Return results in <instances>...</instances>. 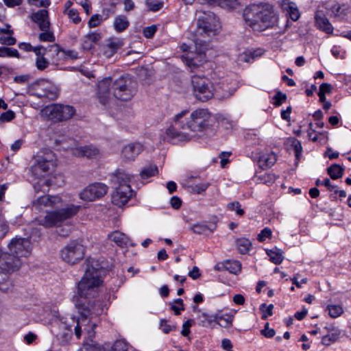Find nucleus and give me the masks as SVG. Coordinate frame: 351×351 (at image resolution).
<instances>
[{
    "mask_svg": "<svg viewBox=\"0 0 351 351\" xmlns=\"http://www.w3.org/2000/svg\"><path fill=\"white\" fill-rule=\"evenodd\" d=\"M28 3L38 8H47L51 2L49 0H27Z\"/></svg>",
    "mask_w": 351,
    "mask_h": 351,
    "instance_id": "nucleus-54",
    "label": "nucleus"
},
{
    "mask_svg": "<svg viewBox=\"0 0 351 351\" xmlns=\"http://www.w3.org/2000/svg\"><path fill=\"white\" fill-rule=\"evenodd\" d=\"M259 162L262 167H265V168L271 167L276 162V156L274 153L263 156Z\"/></svg>",
    "mask_w": 351,
    "mask_h": 351,
    "instance_id": "nucleus-38",
    "label": "nucleus"
},
{
    "mask_svg": "<svg viewBox=\"0 0 351 351\" xmlns=\"http://www.w3.org/2000/svg\"><path fill=\"white\" fill-rule=\"evenodd\" d=\"M328 173L333 180L341 178L343 173V169L339 165L334 164L328 168Z\"/></svg>",
    "mask_w": 351,
    "mask_h": 351,
    "instance_id": "nucleus-37",
    "label": "nucleus"
},
{
    "mask_svg": "<svg viewBox=\"0 0 351 351\" xmlns=\"http://www.w3.org/2000/svg\"><path fill=\"white\" fill-rule=\"evenodd\" d=\"M106 18H104L99 14H93L88 22V26L90 28H94L99 26Z\"/></svg>",
    "mask_w": 351,
    "mask_h": 351,
    "instance_id": "nucleus-43",
    "label": "nucleus"
},
{
    "mask_svg": "<svg viewBox=\"0 0 351 351\" xmlns=\"http://www.w3.org/2000/svg\"><path fill=\"white\" fill-rule=\"evenodd\" d=\"M101 38L100 33L97 32H89L84 36L82 47L86 50H90Z\"/></svg>",
    "mask_w": 351,
    "mask_h": 351,
    "instance_id": "nucleus-26",
    "label": "nucleus"
},
{
    "mask_svg": "<svg viewBox=\"0 0 351 351\" xmlns=\"http://www.w3.org/2000/svg\"><path fill=\"white\" fill-rule=\"evenodd\" d=\"M201 318H203L202 322V325L203 326H207L206 324H211L212 322H216L220 326L223 328H227L229 326H231L232 324V319L233 317L230 315H208L206 313H203L200 317Z\"/></svg>",
    "mask_w": 351,
    "mask_h": 351,
    "instance_id": "nucleus-18",
    "label": "nucleus"
},
{
    "mask_svg": "<svg viewBox=\"0 0 351 351\" xmlns=\"http://www.w3.org/2000/svg\"><path fill=\"white\" fill-rule=\"evenodd\" d=\"M170 202L171 206L175 209H178L182 205L181 199L176 196L171 197Z\"/></svg>",
    "mask_w": 351,
    "mask_h": 351,
    "instance_id": "nucleus-64",
    "label": "nucleus"
},
{
    "mask_svg": "<svg viewBox=\"0 0 351 351\" xmlns=\"http://www.w3.org/2000/svg\"><path fill=\"white\" fill-rule=\"evenodd\" d=\"M8 274L10 273L0 271V289L4 291H8L11 286Z\"/></svg>",
    "mask_w": 351,
    "mask_h": 351,
    "instance_id": "nucleus-41",
    "label": "nucleus"
},
{
    "mask_svg": "<svg viewBox=\"0 0 351 351\" xmlns=\"http://www.w3.org/2000/svg\"><path fill=\"white\" fill-rule=\"evenodd\" d=\"M77 351H103V346L97 343H84L82 348Z\"/></svg>",
    "mask_w": 351,
    "mask_h": 351,
    "instance_id": "nucleus-47",
    "label": "nucleus"
},
{
    "mask_svg": "<svg viewBox=\"0 0 351 351\" xmlns=\"http://www.w3.org/2000/svg\"><path fill=\"white\" fill-rule=\"evenodd\" d=\"M209 185H210V184L208 182H204V183L195 184L192 186V191L194 193L199 194V193L205 191L208 189Z\"/></svg>",
    "mask_w": 351,
    "mask_h": 351,
    "instance_id": "nucleus-55",
    "label": "nucleus"
},
{
    "mask_svg": "<svg viewBox=\"0 0 351 351\" xmlns=\"http://www.w3.org/2000/svg\"><path fill=\"white\" fill-rule=\"evenodd\" d=\"M329 315L332 318L339 317L343 313V307L339 304H330L327 306Z\"/></svg>",
    "mask_w": 351,
    "mask_h": 351,
    "instance_id": "nucleus-40",
    "label": "nucleus"
},
{
    "mask_svg": "<svg viewBox=\"0 0 351 351\" xmlns=\"http://www.w3.org/2000/svg\"><path fill=\"white\" fill-rule=\"evenodd\" d=\"M72 319L65 322L56 321L53 323L51 331L61 343H67L71 338L73 326Z\"/></svg>",
    "mask_w": 351,
    "mask_h": 351,
    "instance_id": "nucleus-15",
    "label": "nucleus"
},
{
    "mask_svg": "<svg viewBox=\"0 0 351 351\" xmlns=\"http://www.w3.org/2000/svg\"><path fill=\"white\" fill-rule=\"evenodd\" d=\"M269 326V323L267 322L265 324L264 329L261 330V334L267 338H271L275 335L276 332L273 328H270Z\"/></svg>",
    "mask_w": 351,
    "mask_h": 351,
    "instance_id": "nucleus-56",
    "label": "nucleus"
},
{
    "mask_svg": "<svg viewBox=\"0 0 351 351\" xmlns=\"http://www.w3.org/2000/svg\"><path fill=\"white\" fill-rule=\"evenodd\" d=\"M43 112L52 121H62L71 119L75 110L71 106L55 104L47 106Z\"/></svg>",
    "mask_w": 351,
    "mask_h": 351,
    "instance_id": "nucleus-11",
    "label": "nucleus"
},
{
    "mask_svg": "<svg viewBox=\"0 0 351 351\" xmlns=\"http://www.w3.org/2000/svg\"><path fill=\"white\" fill-rule=\"evenodd\" d=\"M62 199L60 196L43 195L33 202L32 208L36 212H40L43 208H54L61 206Z\"/></svg>",
    "mask_w": 351,
    "mask_h": 351,
    "instance_id": "nucleus-19",
    "label": "nucleus"
},
{
    "mask_svg": "<svg viewBox=\"0 0 351 351\" xmlns=\"http://www.w3.org/2000/svg\"><path fill=\"white\" fill-rule=\"evenodd\" d=\"M267 254L269 256L271 261L276 265L280 264L284 259L282 252L277 248L267 250Z\"/></svg>",
    "mask_w": 351,
    "mask_h": 351,
    "instance_id": "nucleus-33",
    "label": "nucleus"
},
{
    "mask_svg": "<svg viewBox=\"0 0 351 351\" xmlns=\"http://www.w3.org/2000/svg\"><path fill=\"white\" fill-rule=\"evenodd\" d=\"M271 236V230L269 228H265L261 230L260 234L258 235V239L259 241L263 242L265 241L267 238H269Z\"/></svg>",
    "mask_w": 351,
    "mask_h": 351,
    "instance_id": "nucleus-57",
    "label": "nucleus"
},
{
    "mask_svg": "<svg viewBox=\"0 0 351 351\" xmlns=\"http://www.w3.org/2000/svg\"><path fill=\"white\" fill-rule=\"evenodd\" d=\"M35 95L39 98H47L50 100H54L58 97V91L51 86H47L43 90H37Z\"/></svg>",
    "mask_w": 351,
    "mask_h": 351,
    "instance_id": "nucleus-30",
    "label": "nucleus"
},
{
    "mask_svg": "<svg viewBox=\"0 0 351 351\" xmlns=\"http://www.w3.org/2000/svg\"><path fill=\"white\" fill-rule=\"evenodd\" d=\"M136 92L134 84L129 77H121L113 82L111 78H106L98 84L97 96L101 104L107 105L113 97L128 101Z\"/></svg>",
    "mask_w": 351,
    "mask_h": 351,
    "instance_id": "nucleus-2",
    "label": "nucleus"
},
{
    "mask_svg": "<svg viewBox=\"0 0 351 351\" xmlns=\"http://www.w3.org/2000/svg\"><path fill=\"white\" fill-rule=\"evenodd\" d=\"M156 27L155 26L147 27L143 29V36L145 38H150L156 33Z\"/></svg>",
    "mask_w": 351,
    "mask_h": 351,
    "instance_id": "nucleus-59",
    "label": "nucleus"
},
{
    "mask_svg": "<svg viewBox=\"0 0 351 351\" xmlns=\"http://www.w3.org/2000/svg\"><path fill=\"white\" fill-rule=\"evenodd\" d=\"M51 152L42 156H38L34 165L31 168L32 173L36 178L44 177L45 175L52 170L55 166Z\"/></svg>",
    "mask_w": 351,
    "mask_h": 351,
    "instance_id": "nucleus-14",
    "label": "nucleus"
},
{
    "mask_svg": "<svg viewBox=\"0 0 351 351\" xmlns=\"http://www.w3.org/2000/svg\"><path fill=\"white\" fill-rule=\"evenodd\" d=\"M23 264V260H21L17 256L11 253L9 250L0 253V270L5 273H14L18 271Z\"/></svg>",
    "mask_w": 351,
    "mask_h": 351,
    "instance_id": "nucleus-17",
    "label": "nucleus"
},
{
    "mask_svg": "<svg viewBox=\"0 0 351 351\" xmlns=\"http://www.w3.org/2000/svg\"><path fill=\"white\" fill-rule=\"evenodd\" d=\"M319 93L326 95L331 92V85L328 83H323L319 86Z\"/></svg>",
    "mask_w": 351,
    "mask_h": 351,
    "instance_id": "nucleus-63",
    "label": "nucleus"
},
{
    "mask_svg": "<svg viewBox=\"0 0 351 351\" xmlns=\"http://www.w3.org/2000/svg\"><path fill=\"white\" fill-rule=\"evenodd\" d=\"M103 351H127L128 346L123 339H119L113 343H106L103 346Z\"/></svg>",
    "mask_w": 351,
    "mask_h": 351,
    "instance_id": "nucleus-29",
    "label": "nucleus"
},
{
    "mask_svg": "<svg viewBox=\"0 0 351 351\" xmlns=\"http://www.w3.org/2000/svg\"><path fill=\"white\" fill-rule=\"evenodd\" d=\"M340 335V330L338 328H331V332H327L323 336L322 342L326 346H329L336 341Z\"/></svg>",
    "mask_w": 351,
    "mask_h": 351,
    "instance_id": "nucleus-32",
    "label": "nucleus"
},
{
    "mask_svg": "<svg viewBox=\"0 0 351 351\" xmlns=\"http://www.w3.org/2000/svg\"><path fill=\"white\" fill-rule=\"evenodd\" d=\"M247 25L254 31L262 32L276 23V14L272 5L268 3L251 4L243 10Z\"/></svg>",
    "mask_w": 351,
    "mask_h": 351,
    "instance_id": "nucleus-3",
    "label": "nucleus"
},
{
    "mask_svg": "<svg viewBox=\"0 0 351 351\" xmlns=\"http://www.w3.org/2000/svg\"><path fill=\"white\" fill-rule=\"evenodd\" d=\"M315 20L316 26L321 30L327 34H331L333 31V27L328 19L325 17L322 12L318 11L315 13Z\"/></svg>",
    "mask_w": 351,
    "mask_h": 351,
    "instance_id": "nucleus-25",
    "label": "nucleus"
},
{
    "mask_svg": "<svg viewBox=\"0 0 351 351\" xmlns=\"http://www.w3.org/2000/svg\"><path fill=\"white\" fill-rule=\"evenodd\" d=\"M192 322H193L192 320L189 319V320L186 321L185 322H184V324L182 325V330L181 331V334L183 336L186 337L190 333L189 328L192 326Z\"/></svg>",
    "mask_w": 351,
    "mask_h": 351,
    "instance_id": "nucleus-60",
    "label": "nucleus"
},
{
    "mask_svg": "<svg viewBox=\"0 0 351 351\" xmlns=\"http://www.w3.org/2000/svg\"><path fill=\"white\" fill-rule=\"evenodd\" d=\"M237 248L241 254H246L250 249L251 242L249 239L242 238L236 241Z\"/></svg>",
    "mask_w": 351,
    "mask_h": 351,
    "instance_id": "nucleus-39",
    "label": "nucleus"
},
{
    "mask_svg": "<svg viewBox=\"0 0 351 351\" xmlns=\"http://www.w3.org/2000/svg\"><path fill=\"white\" fill-rule=\"evenodd\" d=\"M281 8L293 21H297L299 19V10L294 3L282 1Z\"/></svg>",
    "mask_w": 351,
    "mask_h": 351,
    "instance_id": "nucleus-28",
    "label": "nucleus"
},
{
    "mask_svg": "<svg viewBox=\"0 0 351 351\" xmlns=\"http://www.w3.org/2000/svg\"><path fill=\"white\" fill-rule=\"evenodd\" d=\"M241 207V206L239 202H233L227 205L228 209L230 210H235L237 215H243L244 214V210Z\"/></svg>",
    "mask_w": 351,
    "mask_h": 351,
    "instance_id": "nucleus-52",
    "label": "nucleus"
},
{
    "mask_svg": "<svg viewBox=\"0 0 351 351\" xmlns=\"http://www.w3.org/2000/svg\"><path fill=\"white\" fill-rule=\"evenodd\" d=\"M80 208V206L70 204L60 209L47 211L45 215L37 217L36 221L38 225L45 228L59 227L75 216Z\"/></svg>",
    "mask_w": 351,
    "mask_h": 351,
    "instance_id": "nucleus-7",
    "label": "nucleus"
},
{
    "mask_svg": "<svg viewBox=\"0 0 351 351\" xmlns=\"http://www.w3.org/2000/svg\"><path fill=\"white\" fill-rule=\"evenodd\" d=\"M129 25V21L123 15H118L114 18L113 26L117 32H123L128 27Z\"/></svg>",
    "mask_w": 351,
    "mask_h": 351,
    "instance_id": "nucleus-31",
    "label": "nucleus"
},
{
    "mask_svg": "<svg viewBox=\"0 0 351 351\" xmlns=\"http://www.w3.org/2000/svg\"><path fill=\"white\" fill-rule=\"evenodd\" d=\"M32 20L36 23L40 30L49 29L50 22L49 19V13L47 10H40L34 12L31 16Z\"/></svg>",
    "mask_w": 351,
    "mask_h": 351,
    "instance_id": "nucleus-22",
    "label": "nucleus"
},
{
    "mask_svg": "<svg viewBox=\"0 0 351 351\" xmlns=\"http://www.w3.org/2000/svg\"><path fill=\"white\" fill-rule=\"evenodd\" d=\"M174 302L176 304H171V309L174 311L176 315H180L181 311L184 310L183 300L178 298L176 299Z\"/></svg>",
    "mask_w": 351,
    "mask_h": 351,
    "instance_id": "nucleus-51",
    "label": "nucleus"
},
{
    "mask_svg": "<svg viewBox=\"0 0 351 351\" xmlns=\"http://www.w3.org/2000/svg\"><path fill=\"white\" fill-rule=\"evenodd\" d=\"M225 265V271L234 274H237L241 270V264L238 261H226Z\"/></svg>",
    "mask_w": 351,
    "mask_h": 351,
    "instance_id": "nucleus-36",
    "label": "nucleus"
},
{
    "mask_svg": "<svg viewBox=\"0 0 351 351\" xmlns=\"http://www.w3.org/2000/svg\"><path fill=\"white\" fill-rule=\"evenodd\" d=\"M102 271L101 269L95 268L93 266L88 267L86 269L85 274L77 286L79 299L77 305L79 308H82V306L79 304L80 302L85 303L86 306L90 303L88 306L90 309H93V306L95 304L101 306L99 302L91 299L96 295L97 289L102 283L101 278Z\"/></svg>",
    "mask_w": 351,
    "mask_h": 351,
    "instance_id": "nucleus-4",
    "label": "nucleus"
},
{
    "mask_svg": "<svg viewBox=\"0 0 351 351\" xmlns=\"http://www.w3.org/2000/svg\"><path fill=\"white\" fill-rule=\"evenodd\" d=\"M15 118V113L11 110H9L5 112H3L0 115V121L1 122H9L13 120Z\"/></svg>",
    "mask_w": 351,
    "mask_h": 351,
    "instance_id": "nucleus-53",
    "label": "nucleus"
},
{
    "mask_svg": "<svg viewBox=\"0 0 351 351\" xmlns=\"http://www.w3.org/2000/svg\"><path fill=\"white\" fill-rule=\"evenodd\" d=\"M121 42L117 38H111L102 46V52L105 57L111 58L121 47Z\"/></svg>",
    "mask_w": 351,
    "mask_h": 351,
    "instance_id": "nucleus-24",
    "label": "nucleus"
},
{
    "mask_svg": "<svg viewBox=\"0 0 351 351\" xmlns=\"http://www.w3.org/2000/svg\"><path fill=\"white\" fill-rule=\"evenodd\" d=\"M220 27V23L214 13L201 12L197 20L196 34L206 38L215 36Z\"/></svg>",
    "mask_w": 351,
    "mask_h": 351,
    "instance_id": "nucleus-8",
    "label": "nucleus"
},
{
    "mask_svg": "<svg viewBox=\"0 0 351 351\" xmlns=\"http://www.w3.org/2000/svg\"><path fill=\"white\" fill-rule=\"evenodd\" d=\"M215 226L214 224L213 225V227L210 228V227H209L208 226H207L206 224L198 223V224L194 225L193 226L192 229H193V232L195 233H197V234H204L208 230H209L210 232H213V230L215 229Z\"/></svg>",
    "mask_w": 351,
    "mask_h": 351,
    "instance_id": "nucleus-44",
    "label": "nucleus"
},
{
    "mask_svg": "<svg viewBox=\"0 0 351 351\" xmlns=\"http://www.w3.org/2000/svg\"><path fill=\"white\" fill-rule=\"evenodd\" d=\"M158 173V167L155 165H149L145 167L140 171V177L141 179H147Z\"/></svg>",
    "mask_w": 351,
    "mask_h": 351,
    "instance_id": "nucleus-34",
    "label": "nucleus"
},
{
    "mask_svg": "<svg viewBox=\"0 0 351 351\" xmlns=\"http://www.w3.org/2000/svg\"><path fill=\"white\" fill-rule=\"evenodd\" d=\"M43 32L39 34L38 39L42 42H53L55 40V36L53 33L49 31V29L46 30H41Z\"/></svg>",
    "mask_w": 351,
    "mask_h": 351,
    "instance_id": "nucleus-46",
    "label": "nucleus"
},
{
    "mask_svg": "<svg viewBox=\"0 0 351 351\" xmlns=\"http://www.w3.org/2000/svg\"><path fill=\"white\" fill-rule=\"evenodd\" d=\"M60 53V47L58 45L54 44L49 45L47 47L42 46L40 47V53L39 55H36V66L39 71H43L48 68L50 61L45 56L47 55L52 63L57 62L60 58L58 57Z\"/></svg>",
    "mask_w": 351,
    "mask_h": 351,
    "instance_id": "nucleus-10",
    "label": "nucleus"
},
{
    "mask_svg": "<svg viewBox=\"0 0 351 351\" xmlns=\"http://www.w3.org/2000/svg\"><path fill=\"white\" fill-rule=\"evenodd\" d=\"M287 99V96L285 94L278 92L276 95L274 96L275 103L274 104L276 106H280Z\"/></svg>",
    "mask_w": 351,
    "mask_h": 351,
    "instance_id": "nucleus-61",
    "label": "nucleus"
},
{
    "mask_svg": "<svg viewBox=\"0 0 351 351\" xmlns=\"http://www.w3.org/2000/svg\"><path fill=\"white\" fill-rule=\"evenodd\" d=\"M85 248L77 241H73L64 246L60 251L61 258L69 264H75L84 256Z\"/></svg>",
    "mask_w": 351,
    "mask_h": 351,
    "instance_id": "nucleus-12",
    "label": "nucleus"
},
{
    "mask_svg": "<svg viewBox=\"0 0 351 351\" xmlns=\"http://www.w3.org/2000/svg\"><path fill=\"white\" fill-rule=\"evenodd\" d=\"M239 5L238 0H221L219 5L228 10L237 8Z\"/></svg>",
    "mask_w": 351,
    "mask_h": 351,
    "instance_id": "nucleus-50",
    "label": "nucleus"
},
{
    "mask_svg": "<svg viewBox=\"0 0 351 351\" xmlns=\"http://www.w3.org/2000/svg\"><path fill=\"white\" fill-rule=\"evenodd\" d=\"M108 192V186L100 182L89 184L79 194L80 198L86 202H94L101 198Z\"/></svg>",
    "mask_w": 351,
    "mask_h": 351,
    "instance_id": "nucleus-16",
    "label": "nucleus"
},
{
    "mask_svg": "<svg viewBox=\"0 0 351 351\" xmlns=\"http://www.w3.org/2000/svg\"><path fill=\"white\" fill-rule=\"evenodd\" d=\"M41 47H42V45H38L36 47H33L29 43H20L19 44V48L21 50H23L26 52L34 51L36 55L40 54Z\"/></svg>",
    "mask_w": 351,
    "mask_h": 351,
    "instance_id": "nucleus-42",
    "label": "nucleus"
},
{
    "mask_svg": "<svg viewBox=\"0 0 351 351\" xmlns=\"http://www.w3.org/2000/svg\"><path fill=\"white\" fill-rule=\"evenodd\" d=\"M9 230V226L7 222L3 219H0V237L3 238Z\"/></svg>",
    "mask_w": 351,
    "mask_h": 351,
    "instance_id": "nucleus-58",
    "label": "nucleus"
},
{
    "mask_svg": "<svg viewBox=\"0 0 351 351\" xmlns=\"http://www.w3.org/2000/svg\"><path fill=\"white\" fill-rule=\"evenodd\" d=\"M143 150V146L139 143H132L125 145L121 151V157L125 160H134Z\"/></svg>",
    "mask_w": 351,
    "mask_h": 351,
    "instance_id": "nucleus-21",
    "label": "nucleus"
},
{
    "mask_svg": "<svg viewBox=\"0 0 351 351\" xmlns=\"http://www.w3.org/2000/svg\"><path fill=\"white\" fill-rule=\"evenodd\" d=\"M73 155L77 157H86L93 158L99 155V149L93 145H86L73 149Z\"/></svg>",
    "mask_w": 351,
    "mask_h": 351,
    "instance_id": "nucleus-23",
    "label": "nucleus"
},
{
    "mask_svg": "<svg viewBox=\"0 0 351 351\" xmlns=\"http://www.w3.org/2000/svg\"><path fill=\"white\" fill-rule=\"evenodd\" d=\"M108 239L111 241L114 242L118 246L124 247H127L130 243L129 237L119 231H114L108 237Z\"/></svg>",
    "mask_w": 351,
    "mask_h": 351,
    "instance_id": "nucleus-27",
    "label": "nucleus"
},
{
    "mask_svg": "<svg viewBox=\"0 0 351 351\" xmlns=\"http://www.w3.org/2000/svg\"><path fill=\"white\" fill-rule=\"evenodd\" d=\"M79 304L82 306L80 308L81 317L72 319L75 335L77 339L82 336V330L87 333L88 338L91 339L95 337L94 329L97 326L96 323L93 322L94 317H97L103 313V308L99 304H94L93 309H90L85 303L80 302ZM90 303L88 304L89 305Z\"/></svg>",
    "mask_w": 351,
    "mask_h": 351,
    "instance_id": "nucleus-5",
    "label": "nucleus"
},
{
    "mask_svg": "<svg viewBox=\"0 0 351 351\" xmlns=\"http://www.w3.org/2000/svg\"><path fill=\"white\" fill-rule=\"evenodd\" d=\"M13 34H5L0 36V43L3 45H14L16 39L12 36Z\"/></svg>",
    "mask_w": 351,
    "mask_h": 351,
    "instance_id": "nucleus-49",
    "label": "nucleus"
},
{
    "mask_svg": "<svg viewBox=\"0 0 351 351\" xmlns=\"http://www.w3.org/2000/svg\"><path fill=\"white\" fill-rule=\"evenodd\" d=\"M132 176L123 170H117L112 176L111 181L114 184L115 191L112 195V202L118 206L125 205L132 197V191L130 185Z\"/></svg>",
    "mask_w": 351,
    "mask_h": 351,
    "instance_id": "nucleus-6",
    "label": "nucleus"
},
{
    "mask_svg": "<svg viewBox=\"0 0 351 351\" xmlns=\"http://www.w3.org/2000/svg\"><path fill=\"white\" fill-rule=\"evenodd\" d=\"M0 58H21V55L18 50L14 48L1 47Z\"/></svg>",
    "mask_w": 351,
    "mask_h": 351,
    "instance_id": "nucleus-35",
    "label": "nucleus"
},
{
    "mask_svg": "<svg viewBox=\"0 0 351 351\" xmlns=\"http://www.w3.org/2000/svg\"><path fill=\"white\" fill-rule=\"evenodd\" d=\"M64 14L69 17L70 21L75 24H79L82 21L81 17L79 16V12L76 9L68 10Z\"/></svg>",
    "mask_w": 351,
    "mask_h": 351,
    "instance_id": "nucleus-48",
    "label": "nucleus"
},
{
    "mask_svg": "<svg viewBox=\"0 0 351 351\" xmlns=\"http://www.w3.org/2000/svg\"><path fill=\"white\" fill-rule=\"evenodd\" d=\"M36 339L37 335L32 332H29L27 335L24 336V341L27 344L32 343Z\"/></svg>",
    "mask_w": 351,
    "mask_h": 351,
    "instance_id": "nucleus-62",
    "label": "nucleus"
},
{
    "mask_svg": "<svg viewBox=\"0 0 351 351\" xmlns=\"http://www.w3.org/2000/svg\"><path fill=\"white\" fill-rule=\"evenodd\" d=\"M188 112V110H182L176 114L174 125L167 130L166 134L173 143L192 141L212 125L211 114L207 109H197L189 117H185Z\"/></svg>",
    "mask_w": 351,
    "mask_h": 351,
    "instance_id": "nucleus-1",
    "label": "nucleus"
},
{
    "mask_svg": "<svg viewBox=\"0 0 351 351\" xmlns=\"http://www.w3.org/2000/svg\"><path fill=\"white\" fill-rule=\"evenodd\" d=\"M32 243L26 238H14L8 244V250L21 258V260L29 257L32 252Z\"/></svg>",
    "mask_w": 351,
    "mask_h": 351,
    "instance_id": "nucleus-13",
    "label": "nucleus"
},
{
    "mask_svg": "<svg viewBox=\"0 0 351 351\" xmlns=\"http://www.w3.org/2000/svg\"><path fill=\"white\" fill-rule=\"evenodd\" d=\"M182 59L191 69V71H193L205 61V55L204 52L200 50L197 53L193 52L187 53L182 56Z\"/></svg>",
    "mask_w": 351,
    "mask_h": 351,
    "instance_id": "nucleus-20",
    "label": "nucleus"
},
{
    "mask_svg": "<svg viewBox=\"0 0 351 351\" xmlns=\"http://www.w3.org/2000/svg\"><path fill=\"white\" fill-rule=\"evenodd\" d=\"M145 3L149 10L153 12L160 10L164 4V3L160 0H146Z\"/></svg>",
    "mask_w": 351,
    "mask_h": 351,
    "instance_id": "nucleus-45",
    "label": "nucleus"
},
{
    "mask_svg": "<svg viewBox=\"0 0 351 351\" xmlns=\"http://www.w3.org/2000/svg\"><path fill=\"white\" fill-rule=\"evenodd\" d=\"M191 84L194 95L197 99L206 101L213 97V85L210 81L204 75H193Z\"/></svg>",
    "mask_w": 351,
    "mask_h": 351,
    "instance_id": "nucleus-9",
    "label": "nucleus"
}]
</instances>
